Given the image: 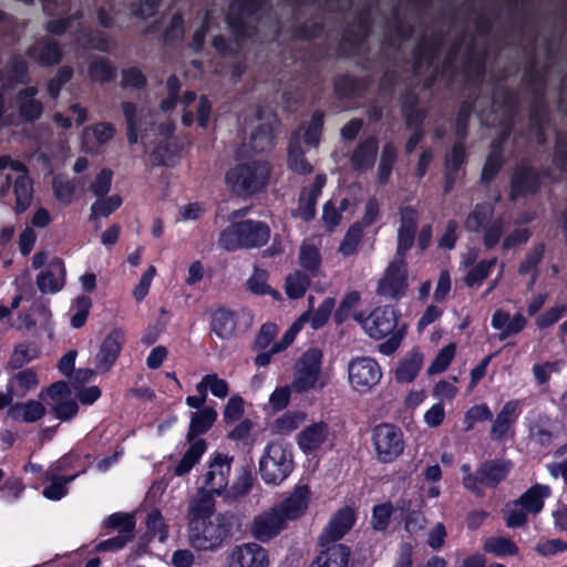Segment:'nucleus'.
I'll return each instance as SVG.
<instances>
[{
	"mask_svg": "<svg viewBox=\"0 0 567 567\" xmlns=\"http://www.w3.org/2000/svg\"><path fill=\"white\" fill-rule=\"evenodd\" d=\"M497 10L494 4L473 9L467 18L468 27L476 32H464L449 49L444 59V70L453 66L456 58L461 55L464 68L473 71L477 76L484 74L487 55L486 38L493 28L492 19L496 18Z\"/></svg>",
	"mask_w": 567,
	"mask_h": 567,
	"instance_id": "f257e3e1",
	"label": "nucleus"
},
{
	"mask_svg": "<svg viewBox=\"0 0 567 567\" xmlns=\"http://www.w3.org/2000/svg\"><path fill=\"white\" fill-rule=\"evenodd\" d=\"M264 0H234L229 6L226 22L235 37V44H230L223 35L213 39V47L223 55H235L239 51V43L250 38L257 30V12Z\"/></svg>",
	"mask_w": 567,
	"mask_h": 567,
	"instance_id": "f03ea898",
	"label": "nucleus"
},
{
	"mask_svg": "<svg viewBox=\"0 0 567 567\" xmlns=\"http://www.w3.org/2000/svg\"><path fill=\"white\" fill-rule=\"evenodd\" d=\"M270 172V165L266 161L249 159L228 169L225 183L231 194L246 198L265 190Z\"/></svg>",
	"mask_w": 567,
	"mask_h": 567,
	"instance_id": "7ed1b4c3",
	"label": "nucleus"
},
{
	"mask_svg": "<svg viewBox=\"0 0 567 567\" xmlns=\"http://www.w3.org/2000/svg\"><path fill=\"white\" fill-rule=\"evenodd\" d=\"M270 237V228L259 220L233 223L226 227L218 239L219 246L227 250L249 249L264 246Z\"/></svg>",
	"mask_w": 567,
	"mask_h": 567,
	"instance_id": "20e7f679",
	"label": "nucleus"
},
{
	"mask_svg": "<svg viewBox=\"0 0 567 567\" xmlns=\"http://www.w3.org/2000/svg\"><path fill=\"white\" fill-rule=\"evenodd\" d=\"M398 316L391 306L375 308L363 321L364 330L374 339L391 334L384 343L380 344L381 352L385 354L394 352L402 340V332L395 331Z\"/></svg>",
	"mask_w": 567,
	"mask_h": 567,
	"instance_id": "39448f33",
	"label": "nucleus"
},
{
	"mask_svg": "<svg viewBox=\"0 0 567 567\" xmlns=\"http://www.w3.org/2000/svg\"><path fill=\"white\" fill-rule=\"evenodd\" d=\"M229 534L223 515L188 522V542L197 550H215Z\"/></svg>",
	"mask_w": 567,
	"mask_h": 567,
	"instance_id": "423d86ee",
	"label": "nucleus"
},
{
	"mask_svg": "<svg viewBox=\"0 0 567 567\" xmlns=\"http://www.w3.org/2000/svg\"><path fill=\"white\" fill-rule=\"evenodd\" d=\"M371 440L375 458L382 464L392 463L404 451L403 433L394 424L381 423L375 425L371 432Z\"/></svg>",
	"mask_w": 567,
	"mask_h": 567,
	"instance_id": "0eeeda50",
	"label": "nucleus"
},
{
	"mask_svg": "<svg viewBox=\"0 0 567 567\" xmlns=\"http://www.w3.org/2000/svg\"><path fill=\"white\" fill-rule=\"evenodd\" d=\"M292 455L280 443L267 445L259 463V472L268 484L281 483L292 471Z\"/></svg>",
	"mask_w": 567,
	"mask_h": 567,
	"instance_id": "6e6552de",
	"label": "nucleus"
},
{
	"mask_svg": "<svg viewBox=\"0 0 567 567\" xmlns=\"http://www.w3.org/2000/svg\"><path fill=\"white\" fill-rule=\"evenodd\" d=\"M462 471L467 473L463 480L464 486L476 495L482 496L483 489L481 488V485L495 487L505 480L508 474L509 466L506 462L491 460L483 462L474 474L470 473L468 465H463Z\"/></svg>",
	"mask_w": 567,
	"mask_h": 567,
	"instance_id": "1a4fd4ad",
	"label": "nucleus"
},
{
	"mask_svg": "<svg viewBox=\"0 0 567 567\" xmlns=\"http://www.w3.org/2000/svg\"><path fill=\"white\" fill-rule=\"evenodd\" d=\"M408 287L406 262L394 259L389 264L383 277L379 280L377 293L389 300H399L405 296Z\"/></svg>",
	"mask_w": 567,
	"mask_h": 567,
	"instance_id": "9d476101",
	"label": "nucleus"
},
{
	"mask_svg": "<svg viewBox=\"0 0 567 567\" xmlns=\"http://www.w3.org/2000/svg\"><path fill=\"white\" fill-rule=\"evenodd\" d=\"M7 168L19 174V176L14 179L13 187L16 196L14 212L19 215L24 213L32 203L33 183L28 175V171L24 164L18 161H13L9 156H0V171Z\"/></svg>",
	"mask_w": 567,
	"mask_h": 567,
	"instance_id": "9b49d317",
	"label": "nucleus"
},
{
	"mask_svg": "<svg viewBox=\"0 0 567 567\" xmlns=\"http://www.w3.org/2000/svg\"><path fill=\"white\" fill-rule=\"evenodd\" d=\"M322 353L318 349H309L296 362L295 379L291 384L297 392H306L318 382L321 371Z\"/></svg>",
	"mask_w": 567,
	"mask_h": 567,
	"instance_id": "f8f14e48",
	"label": "nucleus"
},
{
	"mask_svg": "<svg viewBox=\"0 0 567 567\" xmlns=\"http://www.w3.org/2000/svg\"><path fill=\"white\" fill-rule=\"evenodd\" d=\"M254 118L257 124L250 133V147L255 152H266L274 146L279 121L272 112L261 109L254 110Z\"/></svg>",
	"mask_w": 567,
	"mask_h": 567,
	"instance_id": "ddd939ff",
	"label": "nucleus"
},
{
	"mask_svg": "<svg viewBox=\"0 0 567 567\" xmlns=\"http://www.w3.org/2000/svg\"><path fill=\"white\" fill-rule=\"evenodd\" d=\"M268 563L267 550L256 543L237 545L225 556V567H267Z\"/></svg>",
	"mask_w": 567,
	"mask_h": 567,
	"instance_id": "4468645a",
	"label": "nucleus"
},
{
	"mask_svg": "<svg viewBox=\"0 0 567 567\" xmlns=\"http://www.w3.org/2000/svg\"><path fill=\"white\" fill-rule=\"evenodd\" d=\"M381 369L371 358H357L349 364V380L357 391L365 392L379 383Z\"/></svg>",
	"mask_w": 567,
	"mask_h": 567,
	"instance_id": "2eb2a0df",
	"label": "nucleus"
},
{
	"mask_svg": "<svg viewBox=\"0 0 567 567\" xmlns=\"http://www.w3.org/2000/svg\"><path fill=\"white\" fill-rule=\"evenodd\" d=\"M444 42V33L440 29L424 32L413 50V72L421 74L423 65H431Z\"/></svg>",
	"mask_w": 567,
	"mask_h": 567,
	"instance_id": "dca6fc26",
	"label": "nucleus"
},
{
	"mask_svg": "<svg viewBox=\"0 0 567 567\" xmlns=\"http://www.w3.org/2000/svg\"><path fill=\"white\" fill-rule=\"evenodd\" d=\"M65 280L66 269L64 261L60 257H53L38 274L35 284L41 293L54 295L64 288Z\"/></svg>",
	"mask_w": 567,
	"mask_h": 567,
	"instance_id": "f3484780",
	"label": "nucleus"
},
{
	"mask_svg": "<svg viewBox=\"0 0 567 567\" xmlns=\"http://www.w3.org/2000/svg\"><path fill=\"white\" fill-rule=\"evenodd\" d=\"M231 462L233 457L220 453L216 454L205 474V488L223 496L228 486Z\"/></svg>",
	"mask_w": 567,
	"mask_h": 567,
	"instance_id": "a211bd4d",
	"label": "nucleus"
},
{
	"mask_svg": "<svg viewBox=\"0 0 567 567\" xmlns=\"http://www.w3.org/2000/svg\"><path fill=\"white\" fill-rule=\"evenodd\" d=\"M125 336L122 329H113L103 340L95 357L96 369L100 372H107L117 360Z\"/></svg>",
	"mask_w": 567,
	"mask_h": 567,
	"instance_id": "6ab92c4d",
	"label": "nucleus"
},
{
	"mask_svg": "<svg viewBox=\"0 0 567 567\" xmlns=\"http://www.w3.org/2000/svg\"><path fill=\"white\" fill-rule=\"evenodd\" d=\"M401 225L398 231V249L395 260L405 261L406 251L413 246L417 227L416 212L412 207H404L400 210Z\"/></svg>",
	"mask_w": 567,
	"mask_h": 567,
	"instance_id": "aec40b11",
	"label": "nucleus"
},
{
	"mask_svg": "<svg viewBox=\"0 0 567 567\" xmlns=\"http://www.w3.org/2000/svg\"><path fill=\"white\" fill-rule=\"evenodd\" d=\"M284 528H286V522L276 507H274L255 517L251 532L258 540L267 542L278 535Z\"/></svg>",
	"mask_w": 567,
	"mask_h": 567,
	"instance_id": "412c9836",
	"label": "nucleus"
},
{
	"mask_svg": "<svg viewBox=\"0 0 567 567\" xmlns=\"http://www.w3.org/2000/svg\"><path fill=\"white\" fill-rule=\"evenodd\" d=\"M27 54L40 65L50 66L61 62L63 58L59 43L50 38H42L32 44Z\"/></svg>",
	"mask_w": 567,
	"mask_h": 567,
	"instance_id": "4be33fe9",
	"label": "nucleus"
},
{
	"mask_svg": "<svg viewBox=\"0 0 567 567\" xmlns=\"http://www.w3.org/2000/svg\"><path fill=\"white\" fill-rule=\"evenodd\" d=\"M379 151V141L369 136L361 141L350 156L351 167L358 172H368L374 166Z\"/></svg>",
	"mask_w": 567,
	"mask_h": 567,
	"instance_id": "5701e85b",
	"label": "nucleus"
},
{
	"mask_svg": "<svg viewBox=\"0 0 567 567\" xmlns=\"http://www.w3.org/2000/svg\"><path fill=\"white\" fill-rule=\"evenodd\" d=\"M539 187V177L537 173L527 166H518L511 179V200H516L518 196L537 192Z\"/></svg>",
	"mask_w": 567,
	"mask_h": 567,
	"instance_id": "b1692460",
	"label": "nucleus"
},
{
	"mask_svg": "<svg viewBox=\"0 0 567 567\" xmlns=\"http://www.w3.org/2000/svg\"><path fill=\"white\" fill-rule=\"evenodd\" d=\"M309 494L308 486H298L289 497L276 507L286 523L289 519H296L303 515L308 507Z\"/></svg>",
	"mask_w": 567,
	"mask_h": 567,
	"instance_id": "393cba45",
	"label": "nucleus"
},
{
	"mask_svg": "<svg viewBox=\"0 0 567 567\" xmlns=\"http://www.w3.org/2000/svg\"><path fill=\"white\" fill-rule=\"evenodd\" d=\"M329 435V426L324 422H317L298 434V445L307 454L321 447Z\"/></svg>",
	"mask_w": 567,
	"mask_h": 567,
	"instance_id": "a878e982",
	"label": "nucleus"
},
{
	"mask_svg": "<svg viewBox=\"0 0 567 567\" xmlns=\"http://www.w3.org/2000/svg\"><path fill=\"white\" fill-rule=\"evenodd\" d=\"M237 320L235 312L225 308L218 307L212 312L210 316V330L221 340H229L235 336Z\"/></svg>",
	"mask_w": 567,
	"mask_h": 567,
	"instance_id": "bb28decb",
	"label": "nucleus"
},
{
	"mask_svg": "<svg viewBox=\"0 0 567 567\" xmlns=\"http://www.w3.org/2000/svg\"><path fill=\"white\" fill-rule=\"evenodd\" d=\"M353 523V511L349 507L340 509L323 530L320 542H336L342 538L343 535L352 527Z\"/></svg>",
	"mask_w": 567,
	"mask_h": 567,
	"instance_id": "cd10ccee",
	"label": "nucleus"
},
{
	"mask_svg": "<svg viewBox=\"0 0 567 567\" xmlns=\"http://www.w3.org/2000/svg\"><path fill=\"white\" fill-rule=\"evenodd\" d=\"M213 494V492L205 487H202L197 491L195 497L190 501L188 506V522L192 519L200 520L214 518L213 515L215 512V499Z\"/></svg>",
	"mask_w": 567,
	"mask_h": 567,
	"instance_id": "c85d7f7f",
	"label": "nucleus"
},
{
	"mask_svg": "<svg viewBox=\"0 0 567 567\" xmlns=\"http://www.w3.org/2000/svg\"><path fill=\"white\" fill-rule=\"evenodd\" d=\"M37 93L38 87L29 86L21 90L17 95L19 113L24 121L34 122L43 112L42 103L34 99Z\"/></svg>",
	"mask_w": 567,
	"mask_h": 567,
	"instance_id": "c756f323",
	"label": "nucleus"
},
{
	"mask_svg": "<svg viewBox=\"0 0 567 567\" xmlns=\"http://www.w3.org/2000/svg\"><path fill=\"white\" fill-rule=\"evenodd\" d=\"M121 109L126 123L127 141L135 144L138 141L140 133H142V121L150 114V111L137 110V106L132 102H122Z\"/></svg>",
	"mask_w": 567,
	"mask_h": 567,
	"instance_id": "7c9ffc66",
	"label": "nucleus"
},
{
	"mask_svg": "<svg viewBox=\"0 0 567 567\" xmlns=\"http://www.w3.org/2000/svg\"><path fill=\"white\" fill-rule=\"evenodd\" d=\"M350 549L343 544H334L321 551L309 567H348Z\"/></svg>",
	"mask_w": 567,
	"mask_h": 567,
	"instance_id": "2f4dec72",
	"label": "nucleus"
},
{
	"mask_svg": "<svg viewBox=\"0 0 567 567\" xmlns=\"http://www.w3.org/2000/svg\"><path fill=\"white\" fill-rule=\"evenodd\" d=\"M7 414L13 421L32 423L40 420L45 414V408L41 402L30 400L25 403L11 405Z\"/></svg>",
	"mask_w": 567,
	"mask_h": 567,
	"instance_id": "473e14b6",
	"label": "nucleus"
},
{
	"mask_svg": "<svg viewBox=\"0 0 567 567\" xmlns=\"http://www.w3.org/2000/svg\"><path fill=\"white\" fill-rule=\"evenodd\" d=\"M550 495L547 485L536 484L525 492L516 505L523 506L528 513L537 514L544 506V499Z\"/></svg>",
	"mask_w": 567,
	"mask_h": 567,
	"instance_id": "72a5a7b5",
	"label": "nucleus"
},
{
	"mask_svg": "<svg viewBox=\"0 0 567 567\" xmlns=\"http://www.w3.org/2000/svg\"><path fill=\"white\" fill-rule=\"evenodd\" d=\"M217 413L213 408H204L203 410L192 414L187 441H196V436L207 432L216 421Z\"/></svg>",
	"mask_w": 567,
	"mask_h": 567,
	"instance_id": "f704fd0d",
	"label": "nucleus"
},
{
	"mask_svg": "<svg viewBox=\"0 0 567 567\" xmlns=\"http://www.w3.org/2000/svg\"><path fill=\"white\" fill-rule=\"evenodd\" d=\"M29 82L28 63L21 56H13L8 64V74L2 76L1 90H9L16 84H25Z\"/></svg>",
	"mask_w": 567,
	"mask_h": 567,
	"instance_id": "c9c22d12",
	"label": "nucleus"
},
{
	"mask_svg": "<svg viewBox=\"0 0 567 567\" xmlns=\"http://www.w3.org/2000/svg\"><path fill=\"white\" fill-rule=\"evenodd\" d=\"M423 364V355L419 351H412L406 358L400 361L395 379L401 383L412 382Z\"/></svg>",
	"mask_w": 567,
	"mask_h": 567,
	"instance_id": "e433bc0d",
	"label": "nucleus"
},
{
	"mask_svg": "<svg viewBox=\"0 0 567 567\" xmlns=\"http://www.w3.org/2000/svg\"><path fill=\"white\" fill-rule=\"evenodd\" d=\"M323 125V114L315 112L308 125H302L293 136L292 141L299 143L302 140L307 145L317 146L320 140Z\"/></svg>",
	"mask_w": 567,
	"mask_h": 567,
	"instance_id": "4c0bfd02",
	"label": "nucleus"
},
{
	"mask_svg": "<svg viewBox=\"0 0 567 567\" xmlns=\"http://www.w3.org/2000/svg\"><path fill=\"white\" fill-rule=\"evenodd\" d=\"M190 446L183 455L182 460L178 462L174 470V474L177 476H183L187 474L192 467L199 461L203 453L206 450V442L203 439H198L196 441L189 442Z\"/></svg>",
	"mask_w": 567,
	"mask_h": 567,
	"instance_id": "58836bf2",
	"label": "nucleus"
},
{
	"mask_svg": "<svg viewBox=\"0 0 567 567\" xmlns=\"http://www.w3.org/2000/svg\"><path fill=\"white\" fill-rule=\"evenodd\" d=\"M517 409V403L509 401L507 402L502 411L497 414L496 420L491 430L492 439L499 440L508 431L512 422L514 421V414Z\"/></svg>",
	"mask_w": 567,
	"mask_h": 567,
	"instance_id": "ea45409f",
	"label": "nucleus"
},
{
	"mask_svg": "<svg viewBox=\"0 0 567 567\" xmlns=\"http://www.w3.org/2000/svg\"><path fill=\"white\" fill-rule=\"evenodd\" d=\"M312 276L309 274L302 272L301 270H296L292 274H289L286 277V293L291 299H299L303 297L308 287L310 286Z\"/></svg>",
	"mask_w": 567,
	"mask_h": 567,
	"instance_id": "a19ab883",
	"label": "nucleus"
},
{
	"mask_svg": "<svg viewBox=\"0 0 567 567\" xmlns=\"http://www.w3.org/2000/svg\"><path fill=\"white\" fill-rule=\"evenodd\" d=\"M252 483L251 471L248 467H243L236 482L230 487H226L223 496L231 501L245 497L251 489Z\"/></svg>",
	"mask_w": 567,
	"mask_h": 567,
	"instance_id": "79ce46f5",
	"label": "nucleus"
},
{
	"mask_svg": "<svg viewBox=\"0 0 567 567\" xmlns=\"http://www.w3.org/2000/svg\"><path fill=\"white\" fill-rule=\"evenodd\" d=\"M493 106L502 109L503 116L511 120L518 109V100L513 92L497 87L493 94Z\"/></svg>",
	"mask_w": 567,
	"mask_h": 567,
	"instance_id": "37998d69",
	"label": "nucleus"
},
{
	"mask_svg": "<svg viewBox=\"0 0 567 567\" xmlns=\"http://www.w3.org/2000/svg\"><path fill=\"white\" fill-rule=\"evenodd\" d=\"M300 266L312 277H316L319 272L321 258L319 250L310 244H303L300 247L299 252Z\"/></svg>",
	"mask_w": 567,
	"mask_h": 567,
	"instance_id": "c03bdc74",
	"label": "nucleus"
},
{
	"mask_svg": "<svg viewBox=\"0 0 567 567\" xmlns=\"http://www.w3.org/2000/svg\"><path fill=\"white\" fill-rule=\"evenodd\" d=\"M89 74L93 81L104 83L115 79L116 70L105 58H95L90 63Z\"/></svg>",
	"mask_w": 567,
	"mask_h": 567,
	"instance_id": "a18cd8bd",
	"label": "nucleus"
},
{
	"mask_svg": "<svg viewBox=\"0 0 567 567\" xmlns=\"http://www.w3.org/2000/svg\"><path fill=\"white\" fill-rule=\"evenodd\" d=\"M396 147L392 142H388L383 145L381 151L380 163L378 167V178L380 183L384 184L388 182L392 172L393 164L396 161Z\"/></svg>",
	"mask_w": 567,
	"mask_h": 567,
	"instance_id": "49530a36",
	"label": "nucleus"
},
{
	"mask_svg": "<svg viewBox=\"0 0 567 567\" xmlns=\"http://www.w3.org/2000/svg\"><path fill=\"white\" fill-rule=\"evenodd\" d=\"M104 527L118 529V534H127L134 538L135 535V517L130 513H115L107 517Z\"/></svg>",
	"mask_w": 567,
	"mask_h": 567,
	"instance_id": "de8ad7c7",
	"label": "nucleus"
},
{
	"mask_svg": "<svg viewBox=\"0 0 567 567\" xmlns=\"http://www.w3.org/2000/svg\"><path fill=\"white\" fill-rule=\"evenodd\" d=\"M483 549L495 556H514L518 553L516 544L506 537H489L484 542Z\"/></svg>",
	"mask_w": 567,
	"mask_h": 567,
	"instance_id": "09e8293b",
	"label": "nucleus"
},
{
	"mask_svg": "<svg viewBox=\"0 0 567 567\" xmlns=\"http://www.w3.org/2000/svg\"><path fill=\"white\" fill-rule=\"evenodd\" d=\"M504 164L503 153L499 151V143L491 146V152L486 158L482 171L481 181L489 183L499 172Z\"/></svg>",
	"mask_w": 567,
	"mask_h": 567,
	"instance_id": "8fccbe9b",
	"label": "nucleus"
},
{
	"mask_svg": "<svg viewBox=\"0 0 567 567\" xmlns=\"http://www.w3.org/2000/svg\"><path fill=\"white\" fill-rule=\"evenodd\" d=\"M494 208L491 204H477L465 220L468 231H478L482 225L493 216Z\"/></svg>",
	"mask_w": 567,
	"mask_h": 567,
	"instance_id": "3c124183",
	"label": "nucleus"
},
{
	"mask_svg": "<svg viewBox=\"0 0 567 567\" xmlns=\"http://www.w3.org/2000/svg\"><path fill=\"white\" fill-rule=\"evenodd\" d=\"M39 355V350L35 346L29 343H19L16 346L9 365L13 370L21 369L23 365L32 361Z\"/></svg>",
	"mask_w": 567,
	"mask_h": 567,
	"instance_id": "603ef678",
	"label": "nucleus"
},
{
	"mask_svg": "<svg viewBox=\"0 0 567 567\" xmlns=\"http://www.w3.org/2000/svg\"><path fill=\"white\" fill-rule=\"evenodd\" d=\"M288 165L290 169L299 174H309L312 172V166L303 157V151L296 141H291L289 144Z\"/></svg>",
	"mask_w": 567,
	"mask_h": 567,
	"instance_id": "864d4df0",
	"label": "nucleus"
},
{
	"mask_svg": "<svg viewBox=\"0 0 567 567\" xmlns=\"http://www.w3.org/2000/svg\"><path fill=\"white\" fill-rule=\"evenodd\" d=\"M362 238V225L360 223H355L353 226L349 228L347 231L340 247L339 251L344 256H351L357 252V248Z\"/></svg>",
	"mask_w": 567,
	"mask_h": 567,
	"instance_id": "5fc2aeb1",
	"label": "nucleus"
},
{
	"mask_svg": "<svg viewBox=\"0 0 567 567\" xmlns=\"http://www.w3.org/2000/svg\"><path fill=\"white\" fill-rule=\"evenodd\" d=\"M53 190L58 200L69 205L75 190V184L64 175H56L53 178Z\"/></svg>",
	"mask_w": 567,
	"mask_h": 567,
	"instance_id": "6e6d98bb",
	"label": "nucleus"
},
{
	"mask_svg": "<svg viewBox=\"0 0 567 567\" xmlns=\"http://www.w3.org/2000/svg\"><path fill=\"white\" fill-rule=\"evenodd\" d=\"M122 204L120 195L97 199L91 207V218L107 217Z\"/></svg>",
	"mask_w": 567,
	"mask_h": 567,
	"instance_id": "4d7b16f0",
	"label": "nucleus"
},
{
	"mask_svg": "<svg viewBox=\"0 0 567 567\" xmlns=\"http://www.w3.org/2000/svg\"><path fill=\"white\" fill-rule=\"evenodd\" d=\"M545 254V245L537 244L525 257V259L519 264L518 274L527 275L537 270L538 264L543 260Z\"/></svg>",
	"mask_w": 567,
	"mask_h": 567,
	"instance_id": "13d9d810",
	"label": "nucleus"
},
{
	"mask_svg": "<svg viewBox=\"0 0 567 567\" xmlns=\"http://www.w3.org/2000/svg\"><path fill=\"white\" fill-rule=\"evenodd\" d=\"M456 347L454 343L445 346L436 355L432 364L427 369V374L441 373L447 369L455 355Z\"/></svg>",
	"mask_w": 567,
	"mask_h": 567,
	"instance_id": "bf43d9fd",
	"label": "nucleus"
},
{
	"mask_svg": "<svg viewBox=\"0 0 567 567\" xmlns=\"http://www.w3.org/2000/svg\"><path fill=\"white\" fill-rule=\"evenodd\" d=\"M496 265V258L491 260L481 261L473 269L468 271L464 278V282L468 287L480 285L489 274V270Z\"/></svg>",
	"mask_w": 567,
	"mask_h": 567,
	"instance_id": "052dcab7",
	"label": "nucleus"
},
{
	"mask_svg": "<svg viewBox=\"0 0 567 567\" xmlns=\"http://www.w3.org/2000/svg\"><path fill=\"white\" fill-rule=\"evenodd\" d=\"M546 118V110L543 104L536 103L530 112L529 128L535 133L538 143L545 142L543 133V122Z\"/></svg>",
	"mask_w": 567,
	"mask_h": 567,
	"instance_id": "680f3d73",
	"label": "nucleus"
},
{
	"mask_svg": "<svg viewBox=\"0 0 567 567\" xmlns=\"http://www.w3.org/2000/svg\"><path fill=\"white\" fill-rule=\"evenodd\" d=\"M73 75V69L70 66H62L59 69L56 75L48 83V93L52 99L58 97L61 87L68 83Z\"/></svg>",
	"mask_w": 567,
	"mask_h": 567,
	"instance_id": "e2e57ef3",
	"label": "nucleus"
},
{
	"mask_svg": "<svg viewBox=\"0 0 567 567\" xmlns=\"http://www.w3.org/2000/svg\"><path fill=\"white\" fill-rule=\"evenodd\" d=\"M535 550L543 557L554 556L567 550V542L560 538L542 540L536 544Z\"/></svg>",
	"mask_w": 567,
	"mask_h": 567,
	"instance_id": "0e129e2a",
	"label": "nucleus"
},
{
	"mask_svg": "<svg viewBox=\"0 0 567 567\" xmlns=\"http://www.w3.org/2000/svg\"><path fill=\"white\" fill-rule=\"evenodd\" d=\"M465 162V150L462 142H457L453 145L450 154L445 158V169L450 172L460 173L461 166Z\"/></svg>",
	"mask_w": 567,
	"mask_h": 567,
	"instance_id": "69168bd1",
	"label": "nucleus"
},
{
	"mask_svg": "<svg viewBox=\"0 0 567 567\" xmlns=\"http://www.w3.org/2000/svg\"><path fill=\"white\" fill-rule=\"evenodd\" d=\"M113 173L110 169H102L90 186V190L97 197L104 196L111 188Z\"/></svg>",
	"mask_w": 567,
	"mask_h": 567,
	"instance_id": "338daca9",
	"label": "nucleus"
},
{
	"mask_svg": "<svg viewBox=\"0 0 567 567\" xmlns=\"http://www.w3.org/2000/svg\"><path fill=\"white\" fill-rule=\"evenodd\" d=\"M393 512L391 503L377 505L373 509L372 525L374 529L384 530L388 527L389 518Z\"/></svg>",
	"mask_w": 567,
	"mask_h": 567,
	"instance_id": "774afa93",
	"label": "nucleus"
}]
</instances>
